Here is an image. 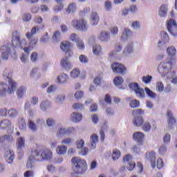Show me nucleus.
Wrapping results in <instances>:
<instances>
[{
	"mask_svg": "<svg viewBox=\"0 0 177 177\" xmlns=\"http://www.w3.org/2000/svg\"><path fill=\"white\" fill-rule=\"evenodd\" d=\"M71 24L75 30L77 31H81L82 32H86L89 27L88 21H86L84 18H81L80 19H75L71 21Z\"/></svg>",
	"mask_w": 177,
	"mask_h": 177,
	"instance_id": "nucleus-6",
	"label": "nucleus"
},
{
	"mask_svg": "<svg viewBox=\"0 0 177 177\" xmlns=\"http://www.w3.org/2000/svg\"><path fill=\"white\" fill-rule=\"evenodd\" d=\"M129 88L131 91L135 92L136 95L138 99H143L145 97V90L139 86V84L136 82H132L129 84Z\"/></svg>",
	"mask_w": 177,
	"mask_h": 177,
	"instance_id": "nucleus-12",
	"label": "nucleus"
},
{
	"mask_svg": "<svg viewBox=\"0 0 177 177\" xmlns=\"http://www.w3.org/2000/svg\"><path fill=\"white\" fill-rule=\"evenodd\" d=\"M12 44L9 42H5L0 47V53L1 54V59L3 60H8L9 59V55L12 53Z\"/></svg>",
	"mask_w": 177,
	"mask_h": 177,
	"instance_id": "nucleus-9",
	"label": "nucleus"
},
{
	"mask_svg": "<svg viewBox=\"0 0 177 177\" xmlns=\"http://www.w3.org/2000/svg\"><path fill=\"white\" fill-rule=\"evenodd\" d=\"M77 133V129L75 127H69L66 129V135H75Z\"/></svg>",
	"mask_w": 177,
	"mask_h": 177,
	"instance_id": "nucleus-63",
	"label": "nucleus"
},
{
	"mask_svg": "<svg viewBox=\"0 0 177 177\" xmlns=\"http://www.w3.org/2000/svg\"><path fill=\"white\" fill-rule=\"evenodd\" d=\"M26 37L29 41V49H30V50L31 49H34V48H35V46H37V44H38V38L31 36V35H30V32H27L26 34Z\"/></svg>",
	"mask_w": 177,
	"mask_h": 177,
	"instance_id": "nucleus-20",
	"label": "nucleus"
},
{
	"mask_svg": "<svg viewBox=\"0 0 177 177\" xmlns=\"http://www.w3.org/2000/svg\"><path fill=\"white\" fill-rule=\"evenodd\" d=\"M133 37V32L129 28H124L120 37L121 41H128Z\"/></svg>",
	"mask_w": 177,
	"mask_h": 177,
	"instance_id": "nucleus-22",
	"label": "nucleus"
},
{
	"mask_svg": "<svg viewBox=\"0 0 177 177\" xmlns=\"http://www.w3.org/2000/svg\"><path fill=\"white\" fill-rule=\"evenodd\" d=\"M73 110H82L84 109V104L82 103H75L73 105Z\"/></svg>",
	"mask_w": 177,
	"mask_h": 177,
	"instance_id": "nucleus-64",
	"label": "nucleus"
},
{
	"mask_svg": "<svg viewBox=\"0 0 177 177\" xmlns=\"http://www.w3.org/2000/svg\"><path fill=\"white\" fill-rule=\"evenodd\" d=\"M167 29L171 37L176 38L177 37V24L175 20L170 19L167 21Z\"/></svg>",
	"mask_w": 177,
	"mask_h": 177,
	"instance_id": "nucleus-13",
	"label": "nucleus"
},
{
	"mask_svg": "<svg viewBox=\"0 0 177 177\" xmlns=\"http://www.w3.org/2000/svg\"><path fill=\"white\" fill-rule=\"evenodd\" d=\"M71 161L76 174H84L86 171V161L85 160L79 157H74Z\"/></svg>",
	"mask_w": 177,
	"mask_h": 177,
	"instance_id": "nucleus-5",
	"label": "nucleus"
},
{
	"mask_svg": "<svg viewBox=\"0 0 177 177\" xmlns=\"http://www.w3.org/2000/svg\"><path fill=\"white\" fill-rule=\"evenodd\" d=\"M8 115L10 118H16V117L19 115V111H17V109H10L8 111Z\"/></svg>",
	"mask_w": 177,
	"mask_h": 177,
	"instance_id": "nucleus-43",
	"label": "nucleus"
},
{
	"mask_svg": "<svg viewBox=\"0 0 177 177\" xmlns=\"http://www.w3.org/2000/svg\"><path fill=\"white\" fill-rule=\"evenodd\" d=\"M55 152L58 156H64L67 153V146L62 144L57 146Z\"/></svg>",
	"mask_w": 177,
	"mask_h": 177,
	"instance_id": "nucleus-29",
	"label": "nucleus"
},
{
	"mask_svg": "<svg viewBox=\"0 0 177 177\" xmlns=\"http://www.w3.org/2000/svg\"><path fill=\"white\" fill-rule=\"evenodd\" d=\"M60 66L64 70H71L73 68V63L71 62L68 61V59L67 57L62 58L59 62Z\"/></svg>",
	"mask_w": 177,
	"mask_h": 177,
	"instance_id": "nucleus-21",
	"label": "nucleus"
},
{
	"mask_svg": "<svg viewBox=\"0 0 177 177\" xmlns=\"http://www.w3.org/2000/svg\"><path fill=\"white\" fill-rule=\"evenodd\" d=\"M90 23L91 26H97L99 24V14L97 12H91L90 15Z\"/></svg>",
	"mask_w": 177,
	"mask_h": 177,
	"instance_id": "nucleus-28",
	"label": "nucleus"
},
{
	"mask_svg": "<svg viewBox=\"0 0 177 177\" xmlns=\"http://www.w3.org/2000/svg\"><path fill=\"white\" fill-rule=\"evenodd\" d=\"M59 48L62 52L66 53L67 57H73V55H74L73 50H71L73 45L69 41H63L60 44Z\"/></svg>",
	"mask_w": 177,
	"mask_h": 177,
	"instance_id": "nucleus-11",
	"label": "nucleus"
},
{
	"mask_svg": "<svg viewBox=\"0 0 177 177\" xmlns=\"http://www.w3.org/2000/svg\"><path fill=\"white\" fill-rule=\"evenodd\" d=\"M167 13H168V6L163 4L159 8L158 15L160 17H167Z\"/></svg>",
	"mask_w": 177,
	"mask_h": 177,
	"instance_id": "nucleus-34",
	"label": "nucleus"
},
{
	"mask_svg": "<svg viewBox=\"0 0 177 177\" xmlns=\"http://www.w3.org/2000/svg\"><path fill=\"white\" fill-rule=\"evenodd\" d=\"M112 70L115 74H125L127 68L122 64L114 62L111 65Z\"/></svg>",
	"mask_w": 177,
	"mask_h": 177,
	"instance_id": "nucleus-14",
	"label": "nucleus"
},
{
	"mask_svg": "<svg viewBox=\"0 0 177 177\" xmlns=\"http://www.w3.org/2000/svg\"><path fill=\"white\" fill-rule=\"evenodd\" d=\"M156 88L158 92H162V91H164V84L161 82H158L156 84Z\"/></svg>",
	"mask_w": 177,
	"mask_h": 177,
	"instance_id": "nucleus-62",
	"label": "nucleus"
},
{
	"mask_svg": "<svg viewBox=\"0 0 177 177\" xmlns=\"http://www.w3.org/2000/svg\"><path fill=\"white\" fill-rule=\"evenodd\" d=\"M33 154L37 158L39 162H42L43 161H48L52 159L53 157V152L49 148L46 147H36L32 148Z\"/></svg>",
	"mask_w": 177,
	"mask_h": 177,
	"instance_id": "nucleus-3",
	"label": "nucleus"
},
{
	"mask_svg": "<svg viewBox=\"0 0 177 177\" xmlns=\"http://www.w3.org/2000/svg\"><path fill=\"white\" fill-rule=\"evenodd\" d=\"M109 34H111V35H113V37H117L118 35L120 29H118V26H113L109 28Z\"/></svg>",
	"mask_w": 177,
	"mask_h": 177,
	"instance_id": "nucleus-46",
	"label": "nucleus"
},
{
	"mask_svg": "<svg viewBox=\"0 0 177 177\" xmlns=\"http://www.w3.org/2000/svg\"><path fill=\"white\" fill-rule=\"evenodd\" d=\"M69 39L72 42H78L80 41V37L75 33H72L70 35Z\"/></svg>",
	"mask_w": 177,
	"mask_h": 177,
	"instance_id": "nucleus-57",
	"label": "nucleus"
},
{
	"mask_svg": "<svg viewBox=\"0 0 177 177\" xmlns=\"http://www.w3.org/2000/svg\"><path fill=\"white\" fill-rule=\"evenodd\" d=\"M166 53L169 57H176V48L174 46H169L166 49Z\"/></svg>",
	"mask_w": 177,
	"mask_h": 177,
	"instance_id": "nucleus-30",
	"label": "nucleus"
},
{
	"mask_svg": "<svg viewBox=\"0 0 177 177\" xmlns=\"http://www.w3.org/2000/svg\"><path fill=\"white\" fill-rule=\"evenodd\" d=\"M46 125L49 128H52L56 125V120L53 118H48L46 120Z\"/></svg>",
	"mask_w": 177,
	"mask_h": 177,
	"instance_id": "nucleus-55",
	"label": "nucleus"
},
{
	"mask_svg": "<svg viewBox=\"0 0 177 177\" xmlns=\"http://www.w3.org/2000/svg\"><path fill=\"white\" fill-rule=\"evenodd\" d=\"M74 143V139L70 137L65 138L61 141V145L64 146H71Z\"/></svg>",
	"mask_w": 177,
	"mask_h": 177,
	"instance_id": "nucleus-40",
	"label": "nucleus"
},
{
	"mask_svg": "<svg viewBox=\"0 0 177 177\" xmlns=\"http://www.w3.org/2000/svg\"><path fill=\"white\" fill-rule=\"evenodd\" d=\"M144 132H150L151 130V124L149 122H145L141 125Z\"/></svg>",
	"mask_w": 177,
	"mask_h": 177,
	"instance_id": "nucleus-44",
	"label": "nucleus"
},
{
	"mask_svg": "<svg viewBox=\"0 0 177 177\" xmlns=\"http://www.w3.org/2000/svg\"><path fill=\"white\" fill-rule=\"evenodd\" d=\"M34 161H38V159L35 154L33 153L32 149H30V153L26 162V167L28 169H32L34 168Z\"/></svg>",
	"mask_w": 177,
	"mask_h": 177,
	"instance_id": "nucleus-19",
	"label": "nucleus"
},
{
	"mask_svg": "<svg viewBox=\"0 0 177 177\" xmlns=\"http://www.w3.org/2000/svg\"><path fill=\"white\" fill-rule=\"evenodd\" d=\"M151 80H153V76L149 75L142 77V82H145V84H150L151 82Z\"/></svg>",
	"mask_w": 177,
	"mask_h": 177,
	"instance_id": "nucleus-58",
	"label": "nucleus"
},
{
	"mask_svg": "<svg viewBox=\"0 0 177 177\" xmlns=\"http://www.w3.org/2000/svg\"><path fill=\"white\" fill-rule=\"evenodd\" d=\"M49 35L48 32H46V34H44L43 36H41V37L40 38V42H41L42 44H45L46 42L49 41Z\"/></svg>",
	"mask_w": 177,
	"mask_h": 177,
	"instance_id": "nucleus-61",
	"label": "nucleus"
},
{
	"mask_svg": "<svg viewBox=\"0 0 177 177\" xmlns=\"http://www.w3.org/2000/svg\"><path fill=\"white\" fill-rule=\"evenodd\" d=\"M75 146L77 150H80V156L85 157L89 153V148L85 147V140L79 138L75 141Z\"/></svg>",
	"mask_w": 177,
	"mask_h": 177,
	"instance_id": "nucleus-10",
	"label": "nucleus"
},
{
	"mask_svg": "<svg viewBox=\"0 0 177 177\" xmlns=\"http://www.w3.org/2000/svg\"><path fill=\"white\" fill-rule=\"evenodd\" d=\"M107 123H104L102 128L101 130L100 131V140L102 141L104 140V131H106V129H107Z\"/></svg>",
	"mask_w": 177,
	"mask_h": 177,
	"instance_id": "nucleus-49",
	"label": "nucleus"
},
{
	"mask_svg": "<svg viewBox=\"0 0 177 177\" xmlns=\"http://www.w3.org/2000/svg\"><path fill=\"white\" fill-rule=\"evenodd\" d=\"M93 82L96 86H100V85H102V75L95 77L93 80Z\"/></svg>",
	"mask_w": 177,
	"mask_h": 177,
	"instance_id": "nucleus-59",
	"label": "nucleus"
},
{
	"mask_svg": "<svg viewBox=\"0 0 177 177\" xmlns=\"http://www.w3.org/2000/svg\"><path fill=\"white\" fill-rule=\"evenodd\" d=\"M32 16L30 13H24L22 16V20L25 23H28L31 21Z\"/></svg>",
	"mask_w": 177,
	"mask_h": 177,
	"instance_id": "nucleus-56",
	"label": "nucleus"
},
{
	"mask_svg": "<svg viewBox=\"0 0 177 177\" xmlns=\"http://www.w3.org/2000/svg\"><path fill=\"white\" fill-rule=\"evenodd\" d=\"M52 106V103L49 100L42 101L39 104V108L41 111H46Z\"/></svg>",
	"mask_w": 177,
	"mask_h": 177,
	"instance_id": "nucleus-33",
	"label": "nucleus"
},
{
	"mask_svg": "<svg viewBox=\"0 0 177 177\" xmlns=\"http://www.w3.org/2000/svg\"><path fill=\"white\" fill-rule=\"evenodd\" d=\"M174 68V63L169 59L162 61L158 66V73L165 77L167 80H172L174 77V73L172 70Z\"/></svg>",
	"mask_w": 177,
	"mask_h": 177,
	"instance_id": "nucleus-2",
	"label": "nucleus"
},
{
	"mask_svg": "<svg viewBox=\"0 0 177 177\" xmlns=\"http://www.w3.org/2000/svg\"><path fill=\"white\" fill-rule=\"evenodd\" d=\"M113 84L115 86H118L119 89H125V88L122 87V84H124V79L121 76L115 77L113 79Z\"/></svg>",
	"mask_w": 177,
	"mask_h": 177,
	"instance_id": "nucleus-31",
	"label": "nucleus"
},
{
	"mask_svg": "<svg viewBox=\"0 0 177 177\" xmlns=\"http://www.w3.org/2000/svg\"><path fill=\"white\" fill-rule=\"evenodd\" d=\"M145 133L141 131L135 132L133 134V140L136 142L138 146H142L143 145V140H145Z\"/></svg>",
	"mask_w": 177,
	"mask_h": 177,
	"instance_id": "nucleus-16",
	"label": "nucleus"
},
{
	"mask_svg": "<svg viewBox=\"0 0 177 177\" xmlns=\"http://www.w3.org/2000/svg\"><path fill=\"white\" fill-rule=\"evenodd\" d=\"M18 126L21 131H26L27 128V124H26V120L24 119H21L19 120Z\"/></svg>",
	"mask_w": 177,
	"mask_h": 177,
	"instance_id": "nucleus-48",
	"label": "nucleus"
},
{
	"mask_svg": "<svg viewBox=\"0 0 177 177\" xmlns=\"http://www.w3.org/2000/svg\"><path fill=\"white\" fill-rule=\"evenodd\" d=\"M98 39L101 42H109L111 39V35L107 30L102 31L98 35Z\"/></svg>",
	"mask_w": 177,
	"mask_h": 177,
	"instance_id": "nucleus-23",
	"label": "nucleus"
},
{
	"mask_svg": "<svg viewBox=\"0 0 177 177\" xmlns=\"http://www.w3.org/2000/svg\"><path fill=\"white\" fill-rule=\"evenodd\" d=\"M3 77L6 80V82H0L1 97L6 96V93H8V95H12V93H15V91H16V88H17V84L11 78L12 71L10 68H6L4 70Z\"/></svg>",
	"mask_w": 177,
	"mask_h": 177,
	"instance_id": "nucleus-1",
	"label": "nucleus"
},
{
	"mask_svg": "<svg viewBox=\"0 0 177 177\" xmlns=\"http://www.w3.org/2000/svg\"><path fill=\"white\" fill-rule=\"evenodd\" d=\"M63 135H67V131L64 127L61 126L56 131L55 136L57 138H60L61 136H63Z\"/></svg>",
	"mask_w": 177,
	"mask_h": 177,
	"instance_id": "nucleus-38",
	"label": "nucleus"
},
{
	"mask_svg": "<svg viewBox=\"0 0 177 177\" xmlns=\"http://www.w3.org/2000/svg\"><path fill=\"white\" fill-rule=\"evenodd\" d=\"M129 105L132 109H138L140 106V101L138 100H131L129 102Z\"/></svg>",
	"mask_w": 177,
	"mask_h": 177,
	"instance_id": "nucleus-47",
	"label": "nucleus"
},
{
	"mask_svg": "<svg viewBox=\"0 0 177 177\" xmlns=\"http://www.w3.org/2000/svg\"><path fill=\"white\" fill-rule=\"evenodd\" d=\"M167 117L169 129H172V128H174V125L176 124V119H175V117H174V113H172V111L169 110L167 111Z\"/></svg>",
	"mask_w": 177,
	"mask_h": 177,
	"instance_id": "nucleus-18",
	"label": "nucleus"
},
{
	"mask_svg": "<svg viewBox=\"0 0 177 177\" xmlns=\"http://www.w3.org/2000/svg\"><path fill=\"white\" fill-rule=\"evenodd\" d=\"M145 92H146L147 96H149L151 99H156L157 95L156 94V93L151 91L150 88L146 87Z\"/></svg>",
	"mask_w": 177,
	"mask_h": 177,
	"instance_id": "nucleus-53",
	"label": "nucleus"
},
{
	"mask_svg": "<svg viewBox=\"0 0 177 177\" xmlns=\"http://www.w3.org/2000/svg\"><path fill=\"white\" fill-rule=\"evenodd\" d=\"M99 143V136L95 134H91L90 136V142L88 143V147L90 150H96V146Z\"/></svg>",
	"mask_w": 177,
	"mask_h": 177,
	"instance_id": "nucleus-15",
	"label": "nucleus"
},
{
	"mask_svg": "<svg viewBox=\"0 0 177 177\" xmlns=\"http://www.w3.org/2000/svg\"><path fill=\"white\" fill-rule=\"evenodd\" d=\"M28 127L30 129V131H32V132H37V131H38V127H37L35 122L31 119H29L28 121Z\"/></svg>",
	"mask_w": 177,
	"mask_h": 177,
	"instance_id": "nucleus-41",
	"label": "nucleus"
},
{
	"mask_svg": "<svg viewBox=\"0 0 177 177\" xmlns=\"http://www.w3.org/2000/svg\"><path fill=\"white\" fill-rule=\"evenodd\" d=\"M0 128L1 129H13L12 121H10L9 119H3L0 122Z\"/></svg>",
	"mask_w": 177,
	"mask_h": 177,
	"instance_id": "nucleus-25",
	"label": "nucleus"
},
{
	"mask_svg": "<svg viewBox=\"0 0 177 177\" xmlns=\"http://www.w3.org/2000/svg\"><path fill=\"white\" fill-rule=\"evenodd\" d=\"M60 38H62V33L59 30L55 31L52 37L53 44H57L60 41Z\"/></svg>",
	"mask_w": 177,
	"mask_h": 177,
	"instance_id": "nucleus-39",
	"label": "nucleus"
},
{
	"mask_svg": "<svg viewBox=\"0 0 177 177\" xmlns=\"http://www.w3.org/2000/svg\"><path fill=\"white\" fill-rule=\"evenodd\" d=\"M145 114V111L143 109H136L133 111V125L134 127H142L145 122V119H143V115Z\"/></svg>",
	"mask_w": 177,
	"mask_h": 177,
	"instance_id": "nucleus-7",
	"label": "nucleus"
},
{
	"mask_svg": "<svg viewBox=\"0 0 177 177\" xmlns=\"http://www.w3.org/2000/svg\"><path fill=\"white\" fill-rule=\"evenodd\" d=\"M163 143L165 145H169L171 143V134L166 133L163 136Z\"/></svg>",
	"mask_w": 177,
	"mask_h": 177,
	"instance_id": "nucleus-54",
	"label": "nucleus"
},
{
	"mask_svg": "<svg viewBox=\"0 0 177 177\" xmlns=\"http://www.w3.org/2000/svg\"><path fill=\"white\" fill-rule=\"evenodd\" d=\"M77 10L78 7L77 6V3H70L65 10V12L67 15H74Z\"/></svg>",
	"mask_w": 177,
	"mask_h": 177,
	"instance_id": "nucleus-27",
	"label": "nucleus"
},
{
	"mask_svg": "<svg viewBox=\"0 0 177 177\" xmlns=\"http://www.w3.org/2000/svg\"><path fill=\"white\" fill-rule=\"evenodd\" d=\"M169 43V35L165 31L162 30L160 32V39L156 44V48L159 50H162L165 46Z\"/></svg>",
	"mask_w": 177,
	"mask_h": 177,
	"instance_id": "nucleus-8",
	"label": "nucleus"
},
{
	"mask_svg": "<svg viewBox=\"0 0 177 177\" xmlns=\"http://www.w3.org/2000/svg\"><path fill=\"white\" fill-rule=\"evenodd\" d=\"M133 53V43L128 44L124 48L122 55L124 57H128V56H131Z\"/></svg>",
	"mask_w": 177,
	"mask_h": 177,
	"instance_id": "nucleus-24",
	"label": "nucleus"
},
{
	"mask_svg": "<svg viewBox=\"0 0 177 177\" xmlns=\"http://www.w3.org/2000/svg\"><path fill=\"white\" fill-rule=\"evenodd\" d=\"M79 60L82 64H88L89 63V59L85 55H80L79 56Z\"/></svg>",
	"mask_w": 177,
	"mask_h": 177,
	"instance_id": "nucleus-50",
	"label": "nucleus"
},
{
	"mask_svg": "<svg viewBox=\"0 0 177 177\" xmlns=\"http://www.w3.org/2000/svg\"><path fill=\"white\" fill-rule=\"evenodd\" d=\"M145 158L147 161H149L152 168H156V152L154 151H151L149 152H147L145 154Z\"/></svg>",
	"mask_w": 177,
	"mask_h": 177,
	"instance_id": "nucleus-17",
	"label": "nucleus"
},
{
	"mask_svg": "<svg viewBox=\"0 0 177 177\" xmlns=\"http://www.w3.org/2000/svg\"><path fill=\"white\" fill-rule=\"evenodd\" d=\"M80 69H77L75 68L73 70L71 71V72L70 73V77L71 78H78V77H80Z\"/></svg>",
	"mask_w": 177,
	"mask_h": 177,
	"instance_id": "nucleus-52",
	"label": "nucleus"
},
{
	"mask_svg": "<svg viewBox=\"0 0 177 177\" xmlns=\"http://www.w3.org/2000/svg\"><path fill=\"white\" fill-rule=\"evenodd\" d=\"M93 53L94 56H100V55H102V46L99 44L93 45Z\"/></svg>",
	"mask_w": 177,
	"mask_h": 177,
	"instance_id": "nucleus-36",
	"label": "nucleus"
},
{
	"mask_svg": "<svg viewBox=\"0 0 177 177\" xmlns=\"http://www.w3.org/2000/svg\"><path fill=\"white\" fill-rule=\"evenodd\" d=\"M26 91H27V88L24 86H21L17 88L16 94L18 99H23L24 97Z\"/></svg>",
	"mask_w": 177,
	"mask_h": 177,
	"instance_id": "nucleus-32",
	"label": "nucleus"
},
{
	"mask_svg": "<svg viewBox=\"0 0 177 177\" xmlns=\"http://www.w3.org/2000/svg\"><path fill=\"white\" fill-rule=\"evenodd\" d=\"M73 122H80L82 120V115L80 113H73L71 115Z\"/></svg>",
	"mask_w": 177,
	"mask_h": 177,
	"instance_id": "nucleus-35",
	"label": "nucleus"
},
{
	"mask_svg": "<svg viewBox=\"0 0 177 177\" xmlns=\"http://www.w3.org/2000/svg\"><path fill=\"white\" fill-rule=\"evenodd\" d=\"M12 45L13 48H18L19 46L21 49H24L27 55H30V52H31V49L27 46V40L26 39H20V35L17 31H15L12 33Z\"/></svg>",
	"mask_w": 177,
	"mask_h": 177,
	"instance_id": "nucleus-4",
	"label": "nucleus"
},
{
	"mask_svg": "<svg viewBox=\"0 0 177 177\" xmlns=\"http://www.w3.org/2000/svg\"><path fill=\"white\" fill-rule=\"evenodd\" d=\"M68 82V75L66 73H61L57 77L56 82L59 85H64V84H67Z\"/></svg>",
	"mask_w": 177,
	"mask_h": 177,
	"instance_id": "nucleus-26",
	"label": "nucleus"
},
{
	"mask_svg": "<svg viewBox=\"0 0 177 177\" xmlns=\"http://www.w3.org/2000/svg\"><path fill=\"white\" fill-rule=\"evenodd\" d=\"M113 8V3L109 1L106 0L104 2V9L106 10V12H110Z\"/></svg>",
	"mask_w": 177,
	"mask_h": 177,
	"instance_id": "nucleus-51",
	"label": "nucleus"
},
{
	"mask_svg": "<svg viewBox=\"0 0 177 177\" xmlns=\"http://www.w3.org/2000/svg\"><path fill=\"white\" fill-rule=\"evenodd\" d=\"M25 143H26V138H24L23 137H19L17 140V148L18 151H21V149H23V147H24Z\"/></svg>",
	"mask_w": 177,
	"mask_h": 177,
	"instance_id": "nucleus-37",
	"label": "nucleus"
},
{
	"mask_svg": "<svg viewBox=\"0 0 177 177\" xmlns=\"http://www.w3.org/2000/svg\"><path fill=\"white\" fill-rule=\"evenodd\" d=\"M15 156V152L12 149H8L4 153V158H8L9 157Z\"/></svg>",
	"mask_w": 177,
	"mask_h": 177,
	"instance_id": "nucleus-60",
	"label": "nucleus"
},
{
	"mask_svg": "<svg viewBox=\"0 0 177 177\" xmlns=\"http://www.w3.org/2000/svg\"><path fill=\"white\" fill-rule=\"evenodd\" d=\"M55 100L58 104H62V103L66 101V95L64 94H58L55 97Z\"/></svg>",
	"mask_w": 177,
	"mask_h": 177,
	"instance_id": "nucleus-42",
	"label": "nucleus"
},
{
	"mask_svg": "<svg viewBox=\"0 0 177 177\" xmlns=\"http://www.w3.org/2000/svg\"><path fill=\"white\" fill-rule=\"evenodd\" d=\"M120 157H121V151H120L118 149H113L112 153L113 161H117Z\"/></svg>",
	"mask_w": 177,
	"mask_h": 177,
	"instance_id": "nucleus-45",
	"label": "nucleus"
}]
</instances>
